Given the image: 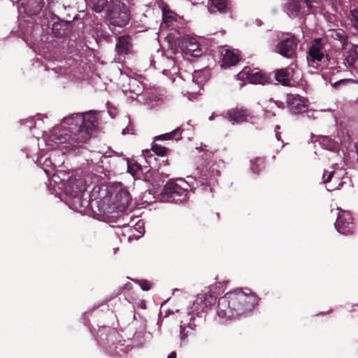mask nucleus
<instances>
[{
    "instance_id": "nucleus-1",
    "label": "nucleus",
    "mask_w": 358,
    "mask_h": 358,
    "mask_svg": "<svg viewBox=\"0 0 358 358\" xmlns=\"http://www.w3.org/2000/svg\"><path fill=\"white\" fill-rule=\"evenodd\" d=\"M259 298L255 293L235 289L226 293L217 301V314L222 318H238L252 311Z\"/></svg>"
},
{
    "instance_id": "nucleus-2",
    "label": "nucleus",
    "mask_w": 358,
    "mask_h": 358,
    "mask_svg": "<svg viewBox=\"0 0 358 358\" xmlns=\"http://www.w3.org/2000/svg\"><path fill=\"white\" fill-rule=\"evenodd\" d=\"M65 124L78 126L73 134H64L57 137L58 143H66L67 148L75 150L87 142L98 127L97 117L92 111L85 113H74L63 119Z\"/></svg>"
},
{
    "instance_id": "nucleus-3",
    "label": "nucleus",
    "mask_w": 358,
    "mask_h": 358,
    "mask_svg": "<svg viewBox=\"0 0 358 358\" xmlns=\"http://www.w3.org/2000/svg\"><path fill=\"white\" fill-rule=\"evenodd\" d=\"M189 187L184 179L170 180L164 186L162 195L169 202L182 203L188 199Z\"/></svg>"
},
{
    "instance_id": "nucleus-4",
    "label": "nucleus",
    "mask_w": 358,
    "mask_h": 358,
    "mask_svg": "<svg viewBox=\"0 0 358 358\" xmlns=\"http://www.w3.org/2000/svg\"><path fill=\"white\" fill-rule=\"evenodd\" d=\"M108 18L112 25L123 27L130 21L129 8L121 1L115 2L108 10Z\"/></svg>"
},
{
    "instance_id": "nucleus-5",
    "label": "nucleus",
    "mask_w": 358,
    "mask_h": 358,
    "mask_svg": "<svg viewBox=\"0 0 358 358\" xmlns=\"http://www.w3.org/2000/svg\"><path fill=\"white\" fill-rule=\"evenodd\" d=\"M336 230L343 235H351L355 231V224L350 212L341 210L335 222Z\"/></svg>"
},
{
    "instance_id": "nucleus-6",
    "label": "nucleus",
    "mask_w": 358,
    "mask_h": 358,
    "mask_svg": "<svg viewBox=\"0 0 358 358\" xmlns=\"http://www.w3.org/2000/svg\"><path fill=\"white\" fill-rule=\"evenodd\" d=\"M298 43L299 40L296 36L291 35L278 43L275 45V52L284 57L292 59L296 54Z\"/></svg>"
},
{
    "instance_id": "nucleus-7",
    "label": "nucleus",
    "mask_w": 358,
    "mask_h": 358,
    "mask_svg": "<svg viewBox=\"0 0 358 358\" xmlns=\"http://www.w3.org/2000/svg\"><path fill=\"white\" fill-rule=\"evenodd\" d=\"M179 48L182 52L192 57H199L202 55V50L196 38L189 35L184 36L179 41Z\"/></svg>"
},
{
    "instance_id": "nucleus-8",
    "label": "nucleus",
    "mask_w": 358,
    "mask_h": 358,
    "mask_svg": "<svg viewBox=\"0 0 358 358\" xmlns=\"http://www.w3.org/2000/svg\"><path fill=\"white\" fill-rule=\"evenodd\" d=\"M308 101L299 94H288L287 96V106L292 114H299L308 110Z\"/></svg>"
},
{
    "instance_id": "nucleus-9",
    "label": "nucleus",
    "mask_w": 358,
    "mask_h": 358,
    "mask_svg": "<svg viewBox=\"0 0 358 358\" xmlns=\"http://www.w3.org/2000/svg\"><path fill=\"white\" fill-rule=\"evenodd\" d=\"M241 78H245L250 83L253 84H265L271 83V78L268 75L261 71H255L249 67H245L239 73Z\"/></svg>"
},
{
    "instance_id": "nucleus-10",
    "label": "nucleus",
    "mask_w": 358,
    "mask_h": 358,
    "mask_svg": "<svg viewBox=\"0 0 358 358\" xmlns=\"http://www.w3.org/2000/svg\"><path fill=\"white\" fill-rule=\"evenodd\" d=\"M322 181L324 183L329 184L327 189L328 191H334L340 189L345 183L342 180L341 175L335 171H324L322 176Z\"/></svg>"
},
{
    "instance_id": "nucleus-11",
    "label": "nucleus",
    "mask_w": 358,
    "mask_h": 358,
    "mask_svg": "<svg viewBox=\"0 0 358 358\" xmlns=\"http://www.w3.org/2000/svg\"><path fill=\"white\" fill-rule=\"evenodd\" d=\"M324 44L322 38L313 39L309 47L308 54L312 62H321L324 57Z\"/></svg>"
},
{
    "instance_id": "nucleus-12",
    "label": "nucleus",
    "mask_w": 358,
    "mask_h": 358,
    "mask_svg": "<svg viewBox=\"0 0 358 358\" xmlns=\"http://www.w3.org/2000/svg\"><path fill=\"white\" fill-rule=\"evenodd\" d=\"M133 44L131 37L123 35L117 37L115 44V51L119 56H126L131 52Z\"/></svg>"
},
{
    "instance_id": "nucleus-13",
    "label": "nucleus",
    "mask_w": 358,
    "mask_h": 358,
    "mask_svg": "<svg viewBox=\"0 0 358 358\" xmlns=\"http://www.w3.org/2000/svg\"><path fill=\"white\" fill-rule=\"evenodd\" d=\"M250 115L248 110L238 107L231 108L227 113V119L233 124L246 122Z\"/></svg>"
},
{
    "instance_id": "nucleus-14",
    "label": "nucleus",
    "mask_w": 358,
    "mask_h": 358,
    "mask_svg": "<svg viewBox=\"0 0 358 358\" xmlns=\"http://www.w3.org/2000/svg\"><path fill=\"white\" fill-rule=\"evenodd\" d=\"M131 201V196L125 188H120L115 194L113 203L119 210H125Z\"/></svg>"
},
{
    "instance_id": "nucleus-15",
    "label": "nucleus",
    "mask_w": 358,
    "mask_h": 358,
    "mask_svg": "<svg viewBox=\"0 0 358 358\" xmlns=\"http://www.w3.org/2000/svg\"><path fill=\"white\" fill-rule=\"evenodd\" d=\"M209 10L211 13L217 11L220 13H227L231 10L229 0H209Z\"/></svg>"
},
{
    "instance_id": "nucleus-16",
    "label": "nucleus",
    "mask_w": 358,
    "mask_h": 358,
    "mask_svg": "<svg viewBox=\"0 0 358 358\" xmlns=\"http://www.w3.org/2000/svg\"><path fill=\"white\" fill-rule=\"evenodd\" d=\"M70 22L66 21H58L53 23L52 32L55 37L61 38L69 33Z\"/></svg>"
},
{
    "instance_id": "nucleus-17",
    "label": "nucleus",
    "mask_w": 358,
    "mask_h": 358,
    "mask_svg": "<svg viewBox=\"0 0 358 358\" xmlns=\"http://www.w3.org/2000/svg\"><path fill=\"white\" fill-rule=\"evenodd\" d=\"M239 62L238 56L233 51L229 50H224L222 53V60L221 66L227 68L236 65Z\"/></svg>"
},
{
    "instance_id": "nucleus-18",
    "label": "nucleus",
    "mask_w": 358,
    "mask_h": 358,
    "mask_svg": "<svg viewBox=\"0 0 358 358\" xmlns=\"http://www.w3.org/2000/svg\"><path fill=\"white\" fill-rule=\"evenodd\" d=\"M45 4L44 0H28L25 9L30 15H37L42 10Z\"/></svg>"
},
{
    "instance_id": "nucleus-19",
    "label": "nucleus",
    "mask_w": 358,
    "mask_h": 358,
    "mask_svg": "<svg viewBox=\"0 0 358 358\" xmlns=\"http://www.w3.org/2000/svg\"><path fill=\"white\" fill-rule=\"evenodd\" d=\"M291 72L289 69H280L275 71L276 80L283 86H290Z\"/></svg>"
},
{
    "instance_id": "nucleus-20",
    "label": "nucleus",
    "mask_w": 358,
    "mask_h": 358,
    "mask_svg": "<svg viewBox=\"0 0 358 358\" xmlns=\"http://www.w3.org/2000/svg\"><path fill=\"white\" fill-rule=\"evenodd\" d=\"M163 13V23L172 29L175 28V24L177 22V15L171 10L164 8Z\"/></svg>"
},
{
    "instance_id": "nucleus-21",
    "label": "nucleus",
    "mask_w": 358,
    "mask_h": 358,
    "mask_svg": "<svg viewBox=\"0 0 358 358\" xmlns=\"http://www.w3.org/2000/svg\"><path fill=\"white\" fill-rule=\"evenodd\" d=\"M330 36L334 40L341 43L342 48H344L348 43V36L345 31L341 29L330 30Z\"/></svg>"
},
{
    "instance_id": "nucleus-22",
    "label": "nucleus",
    "mask_w": 358,
    "mask_h": 358,
    "mask_svg": "<svg viewBox=\"0 0 358 358\" xmlns=\"http://www.w3.org/2000/svg\"><path fill=\"white\" fill-rule=\"evenodd\" d=\"M127 169L128 172L136 178H140V176L143 173L142 166L134 160L128 162Z\"/></svg>"
},
{
    "instance_id": "nucleus-23",
    "label": "nucleus",
    "mask_w": 358,
    "mask_h": 358,
    "mask_svg": "<svg viewBox=\"0 0 358 358\" xmlns=\"http://www.w3.org/2000/svg\"><path fill=\"white\" fill-rule=\"evenodd\" d=\"M285 8L287 13L289 16L296 17L299 15L301 9L299 1L289 0L285 6Z\"/></svg>"
},
{
    "instance_id": "nucleus-24",
    "label": "nucleus",
    "mask_w": 358,
    "mask_h": 358,
    "mask_svg": "<svg viewBox=\"0 0 358 358\" xmlns=\"http://www.w3.org/2000/svg\"><path fill=\"white\" fill-rule=\"evenodd\" d=\"M182 129L178 127L169 133H166L160 135L157 137V139L160 140H179L182 138Z\"/></svg>"
},
{
    "instance_id": "nucleus-25",
    "label": "nucleus",
    "mask_w": 358,
    "mask_h": 358,
    "mask_svg": "<svg viewBox=\"0 0 358 358\" xmlns=\"http://www.w3.org/2000/svg\"><path fill=\"white\" fill-rule=\"evenodd\" d=\"M358 59V52L355 49H351L347 52L343 64L346 66L351 67Z\"/></svg>"
},
{
    "instance_id": "nucleus-26",
    "label": "nucleus",
    "mask_w": 358,
    "mask_h": 358,
    "mask_svg": "<svg viewBox=\"0 0 358 358\" xmlns=\"http://www.w3.org/2000/svg\"><path fill=\"white\" fill-rule=\"evenodd\" d=\"M214 166V164L210 166L209 169L208 167L203 168L201 174L204 180H208L220 174V171Z\"/></svg>"
},
{
    "instance_id": "nucleus-27",
    "label": "nucleus",
    "mask_w": 358,
    "mask_h": 358,
    "mask_svg": "<svg viewBox=\"0 0 358 358\" xmlns=\"http://www.w3.org/2000/svg\"><path fill=\"white\" fill-rule=\"evenodd\" d=\"M92 8L96 13H101L108 4V0H91Z\"/></svg>"
},
{
    "instance_id": "nucleus-28",
    "label": "nucleus",
    "mask_w": 358,
    "mask_h": 358,
    "mask_svg": "<svg viewBox=\"0 0 358 358\" xmlns=\"http://www.w3.org/2000/svg\"><path fill=\"white\" fill-rule=\"evenodd\" d=\"M348 18L352 27L358 31V10L354 9L350 10Z\"/></svg>"
},
{
    "instance_id": "nucleus-29",
    "label": "nucleus",
    "mask_w": 358,
    "mask_h": 358,
    "mask_svg": "<svg viewBox=\"0 0 358 358\" xmlns=\"http://www.w3.org/2000/svg\"><path fill=\"white\" fill-rule=\"evenodd\" d=\"M152 151L159 156H165L168 152V149L158 144H153L152 145Z\"/></svg>"
},
{
    "instance_id": "nucleus-30",
    "label": "nucleus",
    "mask_w": 358,
    "mask_h": 358,
    "mask_svg": "<svg viewBox=\"0 0 358 358\" xmlns=\"http://www.w3.org/2000/svg\"><path fill=\"white\" fill-rule=\"evenodd\" d=\"M264 160L262 159H256L252 162L251 169L254 173H258L260 171L259 166L263 164Z\"/></svg>"
},
{
    "instance_id": "nucleus-31",
    "label": "nucleus",
    "mask_w": 358,
    "mask_h": 358,
    "mask_svg": "<svg viewBox=\"0 0 358 358\" xmlns=\"http://www.w3.org/2000/svg\"><path fill=\"white\" fill-rule=\"evenodd\" d=\"M133 281L138 284L143 291H148L150 289V283L146 280H133Z\"/></svg>"
},
{
    "instance_id": "nucleus-32",
    "label": "nucleus",
    "mask_w": 358,
    "mask_h": 358,
    "mask_svg": "<svg viewBox=\"0 0 358 358\" xmlns=\"http://www.w3.org/2000/svg\"><path fill=\"white\" fill-rule=\"evenodd\" d=\"M355 83V80L352 78H345V79H341L337 82H335L333 84V87L334 88H338L341 85H345V84H348V83Z\"/></svg>"
},
{
    "instance_id": "nucleus-33",
    "label": "nucleus",
    "mask_w": 358,
    "mask_h": 358,
    "mask_svg": "<svg viewBox=\"0 0 358 358\" xmlns=\"http://www.w3.org/2000/svg\"><path fill=\"white\" fill-rule=\"evenodd\" d=\"M216 301V298L213 295H208V296L205 297L204 303L206 305H211L212 303H215Z\"/></svg>"
},
{
    "instance_id": "nucleus-34",
    "label": "nucleus",
    "mask_w": 358,
    "mask_h": 358,
    "mask_svg": "<svg viewBox=\"0 0 358 358\" xmlns=\"http://www.w3.org/2000/svg\"><path fill=\"white\" fill-rule=\"evenodd\" d=\"M326 148L329 150H334V148H335L334 143L333 142H331V141H329L328 144L327 145Z\"/></svg>"
},
{
    "instance_id": "nucleus-35",
    "label": "nucleus",
    "mask_w": 358,
    "mask_h": 358,
    "mask_svg": "<svg viewBox=\"0 0 358 358\" xmlns=\"http://www.w3.org/2000/svg\"><path fill=\"white\" fill-rule=\"evenodd\" d=\"M132 288V284L130 282H127L124 285V289L130 290Z\"/></svg>"
},
{
    "instance_id": "nucleus-36",
    "label": "nucleus",
    "mask_w": 358,
    "mask_h": 358,
    "mask_svg": "<svg viewBox=\"0 0 358 358\" xmlns=\"http://www.w3.org/2000/svg\"><path fill=\"white\" fill-rule=\"evenodd\" d=\"M176 352L175 351H173L168 355L167 358H176Z\"/></svg>"
},
{
    "instance_id": "nucleus-37",
    "label": "nucleus",
    "mask_w": 358,
    "mask_h": 358,
    "mask_svg": "<svg viewBox=\"0 0 358 358\" xmlns=\"http://www.w3.org/2000/svg\"><path fill=\"white\" fill-rule=\"evenodd\" d=\"M313 1L314 0H305V3H306L307 6L311 7L312 3L313 2Z\"/></svg>"
},
{
    "instance_id": "nucleus-38",
    "label": "nucleus",
    "mask_w": 358,
    "mask_h": 358,
    "mask_svg": "<svg viewBox=\"0 0 358 358\" xmlns=\"http://www.w3.org/2000/svg\"><path fill=\"white\" fill-rule=\"evenodd\" d=\"M89 205V201H85V203L82 202V203L80 204L81 206L83 207H87Z\"/></svg>"
},
{
    "instance_id": "nucleus-39",
    "label": "nucleus",
    "mask_w": 358,
    "mask_h": 358,
    "mask_svg": "<svg viewBox=\"0 0 358 358\" xmlns=\"http://www.w3.org/2000/svg\"><path fill=\"white\" fill-rule=\"evenodd\" d=\"M185 328L182 327V326H180V334L182 335L183 333H182V331H184Z\"/></svg>"
},
{
    "instance_id": "nucleus-40",
    "label": "nucleus",
    "mask_w": 358,
    "mask_h": 358,
    "mask_svg": "<svg viewBox=\"0 0 358 358\" xmlns=\"http://www.w3.org/2000/svg\"><path fill=\"white\" fill-rule=\"evenodd\" d=\"M75 199L80 200V198L78 196H75Z\"/></svg>"
},
{
    "instance_id": "nucleus-41",
    "label": "nucleus",
    "mask_w": 358,
    "mask_h": 358,
    "mask_svg": "<svg viewBox=\"0 0 358 358\" xmlns=\"http://www.w3.org/2000/svg\"><path fill=\"white\" fill-rule=\"evenodd\" d=\"M209 120H213V117H212V116H210V117H209Z\"/></svg>"
}]
</instances>
